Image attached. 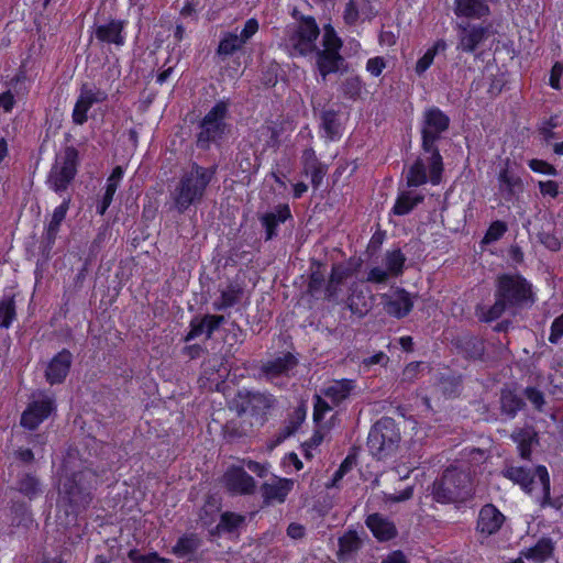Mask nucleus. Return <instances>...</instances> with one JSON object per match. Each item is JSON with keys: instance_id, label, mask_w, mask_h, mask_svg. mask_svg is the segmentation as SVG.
<instances>
[{"instance_id": "obj_20", "label": "nucleus", "mask_w": 563, "mask_h": 563, "mask_svg": "<svg viewBox=\"0 0 563 563\" xmlns=\"http://www.w3.org/2000/svg\"><path fill=\"white\" fill-rule=\"evenodd\" d=\"M291 218L288 205H278L272 211L258 214V220L265 230V241H271L278 235L277 228Z\"/></svg>"}, {"instance_id": "obj_16", "label": "nucleus", "mask_w": 563, "mask_h": 563, "mask_svg": "<svg viewBox=\"0 0 563 563\" xmlns=\"http://www.w3.org/2000/svg\"><path fill=\"white\" fill-rule=\"evenodd\" d=\"M382 303L384 310L391 317L401 319L412 310L413 301L411 296L405 289H397L391 295H383Z\"/></svg>"}, {"instance_id": "obj_21", "label": "nucleus", "mask_w": 563, "mask_h": 563, "mask_svg": "<svg viewBox=\"0 0 563 563\" xmlns=\"http://www.w3.org/2000/svg\"><path fill=\"white\" fill-rule=\"evenodd\" d=\"M301 164L303 174L307 176L310 175L312 187L318 189L327 174V166L318 159L311 147L302 152Z\"/></svg>"}, {"instance_id": "obj_14", "label": "nucleus", "mask_w": 563, "mask_h": 563, "mask_svg": "<svg viewBox=\"0 0 563 563\" xmlns=\"http://www.w3.org/2000/svg\"><path fill=\"white\" fill-rule=\"evenodd\" d=\"M297 365L298 360L292 353H282L280 355L262 363L258 372V378H264L269 383L276 384V379L283 376H289V372Z\"/></svg>"}, {"instance_id": "obj_42", "label": "nucleus", "mask_w": 563, "mask_h": 563, "mask_svg": "<svg viewBox=\"0 0 563 563\" xmlns=\"http://www.w3.org/2000/svg\"><path fill=\"white\" fill-rule=\"evenodd\" d=\"M15 316L13 296H3L0 300V327L8 329L15 319Z\"/></svg>"}, {"instance_id": "obj_55", "label": "nucleus", "mask_w": 563, "mask_h": 563, "mask_svg": "<svg viewBox=\"0 0 563 563\" xmlns=\"http://www.w3.org/2000/svg\"><path fill=\"white\" fill-rule=\"evenodd\" d=\"M388 362V355L380 351L372 356L363 358L361 361V367L365 371H369L373 365L386 366Z\"/></svg>"}, {"instance_id": "obj_60", "label": "nucleus", "mask_w": 563, "mask_h": 563, "mask_svg": "<svg viewBox=\"0 0 563 563\" xmlns=\"http://www.w3.org/2000/svg\"><path fill=\"white\" fill-rule=\"evenodd\" d=\"M358 16H360L358 8H357L355 0H350L345 4V9H344V13H343V19H344L345 23L349 25H353L357 22Z\"/></svg>"}, {"instance_id": "obj_39", "label": "nucleus", "mask_w": 563, "mask_h": 563, "mask_svg": "<svg viewBox=\"0 0 563 563\" xmlns=\"http://www.w3.org/2000/svg\"><path fill=\"white\" fill-rule=\"evenodd\" d=\"M553 552V545L550 539H541L537 542V544L532 548H529L523 555L528 560H533L536 562H544L547 559L551 556Z\"/></svg>"}, {"instance_id": "obj_9", "label": "nucleus", "mask_w": 563, "mask_h": 563, "mask_svg": "<svg viewBox=\"0 0 563 563\" xmlns=\"http://www.w3.org/2000/svg\"><path fill=\"white\" fill-rule=\"evenodd\" d=\"M78 164V151L74 146H66L63 153L56 156L48 173L46 183L49 189L60 196L66 192L77 175Z\"/></svg>"}, {"instance_id": "obj_47", "label": "nucleus", "mask_w": 563, "mask_h": 563, "mask_svg": "<svg viewBox=\"0 0 563 563\" xmlns=\"http://www.w3.org/2000/svg\"><path fill=\"white\" fill-rule=\"evenodd\" d=\"M251 151L252 145L246 144L243 148H240L236 154L238 166L243 173H253L258 168V165L256 166L251 158Z\"/></svg>"}, {"instance_id": "obj_41", "label": "nucleus", "mask_w": 563, "mask_h": 563, "mask_svg": "<svg viewBox=\"0 0 563 563\" xmlns=\"http://www.w3.org/2000/svg\"><path fill=\"white\" fill-rule=\"evenodd\" d=\"M446 43L444 40H438L432 47H430L416 64L415 70L418 75H422L433 63L435 55L439 52H444Z\"/></svg>"}, {"instance_id": "obj_45", "label": "nucleus", "mask_w": 563, "mask_h": 563, "mask_svg": "<svg viewBox=\"0 0 563 563\" xmlns=\"http://www.w3.org/2000/svg\"><path fill=\"white\" fill-rule=\"evenodd\" d=\"M341 91L344 98L356 100L363 90V82L358 76H350L341 82Z\"/></svg>"}, {"instance_id": "obj_8", "label": "nucleus", "mask_w": 563, "mask_h": 563, "mask_svg": "<svg viewBox=\"0 0 563 563\" xmlns=\"http://www.w3.org/2000/svg\"><path fill=\"white\" fill-rule=\"evenodd\" d=\"M400 442V432L396 421L383 417L371 428L367 438V448L372 455L384 459L396 451Z\"/></svg>"}, {"instance_id": "obj_33", "label": "nucleus", "mask_w": 563, "mask_h": 563, "mask_svg": "<svg viewBox=\"0 0 563 563\" xmlns=\"http://www.w3.org/2000/svg\"><path fill=\"white\" fill-rule=\"evenodd\" d=\"M506 475L508 478L521 485L527 492H532L533 486L539 484L537 468L533 473L525 467H510L507 470Z\"/></svg>"}, {"instance_id": "obj_46", "label": "nucleus", "mask_w": 563, "mask_h": 563, "mask_svg": "<svg viewBox=\"0 0 563 563\" xmlns=\"http://www.w3.org/2000/svg\"><path fill=\"white\" fill-rule=\"evenodd\" d=\"M245 521V517L242 515H238L234 512H223L220 518V522L218 523V530L225 532L235 531Z\"/></svg>"}, {"instance_id": "obj_48", "label": "nucleus", "mask_w": 563, "mask_h": 563, "mask_svg": "<svg viewBox=\"0 0 563 563\" xmlns=\"http://www.w3.org/2000/svg\"><path fill=\"white\" fill-rule=\"evenodd\" d=\"M323 49H329L331 52H339L342 47V41L338 37L334 29L331 25H327L324 27L323 36H322Z\"/></svg>"}, {"instance_id": "obj_1", "label": "nucleus", "mask_w": 563, "mask_h": 563, "mask_svg": "<svg viewBox=\"0 0 563 563\" xmlns=\"http://www.w3.org/2000/svg\"><path fill=\"white\" fill-rule=\"evenodd\" d=\"M450 118L441 109L431 107L424 110L420 122L421 148L426 158L418 157L407 173L408 187H419L428 181L427 164L429 167V179L433 185L441 180L443 172V159L438 143L450 128Z\"/></svg>"}, {"instance_id": "obj_31", "label": "nucleus", "mask_w": 563, "mask_h": 563, "mask_svg": "<svg viewBox=\"0 0 563 563\" xmlns=\"http://www.w3.org/2000/svg\"><path fill=\"white\" fill-rule=\"evenodd\" d=\"M499 402L501 415L510 419H514L526 406L525 400L510 389H501Z\"/></svg>"}, {"instance_id": "obj_5", "label": "nucleus", "mask_w": 563, "mask_h": 563, "mask_svg": "<svg viewBox=\"0 0 563 563\" xmlns=\"http://www.w3.org/2000/svg\"><path fill=\"white\" fill-rule=\"evenodd\" d=\"M229 117V102L218 101L197 124L195 134L197 148L208 151L212 144L220 146L231 132Z\"/></svg>"}, {"instance_id": "obj_32", "label": "nucleus", "mask_w": 563, "mask_h": 563, "mask_svg": "<svg viewBox=\"0 0 563 563\" xmlns=\"http://www.w3.org/2000/svg\"><path fill=\"white\" fill-rule=\"evenodd\" d=\"M123 177V169L121 166L113 168L111 175L107 180L106 192L102 197L101 202L97 206V212L103 216L112 202L113 196L118 189L119 183Z\"/></svg>"}, {"instance_id": "obj_51", "label": "nucleus", "mask_w": 563, "mask_h": 563, "mask_svg": "<svg viewBox=\"0 0 563 563\" xmlns=\"http://www.w3.org/2000/svg\"><path fill=\"white\" fill-rule=\"evenodd\" d=\"M60 224L54 223L49 221L45 233L42 238V244H43V252H49L53 249V245L55 244L57 234L59 232Z\"/></svg>"}, {"instance_id": "obj_2", "label": "nucleus", "mask_w": 563, "mask_h": 563, "mask_svg": "<svg viewBox=\"0 0 563 563\" xmlns=\"http://www.w3.org/2000/svg\"><path fill=\"white\" fill-rule=\"evenodd\" d=\"M63 467L59 503L67 508V514L77 516L91 504L98 485V474L88 462L71 454L65 459Z\"/></svg>"}, {"instance_id": "obj_6", "label": "nucleus", "mask_w": 563, "mask_h": 563, "mask_svg": "<svg viewBox=\"0 0 563 563\" xmlns=\"http://www.w3.org/2000/svg\"><path fill=\"white\" fill-rule=\"evenodd\" d=\"M294 22L285 29L284 42L292 56H306L316 51L320 29L316 19L305 15L297 8L291 11Z\"/></svg>"}, {"instance_id": "obj_34", "label": "nucleus", "mask_w": 563, "mask_h": 563, "mask_svg": "<svg viewBox=\"0 0 563 563\" xmlns=\"http://www.w3.org/2000/svg\"><path fill=\"white\" fill-rule=\"evenodd\" d=\"M201 545V539L195 534H185L178 539L173 547V553L178 558H186L194 554Z\"/></svg>"}, {"instance_id": "obj_12", "label": "nucleus", "mask_w": 563, "mask_h": 563, "mask_svg": "<svg viewBox=\"0 0 563 563\" xmlns=\"http://www.w3.org/2000/svg\"><path fill=\"white\" fill-rule=\"evenodd\" d=\"M490 25L460 23L457 25L456 49L464 53H474L477 47L488 38Z\"/></svg>"}, {"instance_id": "obj_62", "label": "nucleus", "mask_w": 563, "mask_h": 563, "mask_svg": "<svg viewBox=\"0 0 563 563\" xmlns=\"http://www.w3.org/2000/svg\"><path fill=\"white\" fill-rule=\"evenodd\" d=\"M386 67L385 59L380 56L369 58L366 63V70L374 77H378Z\"/></svg>"}, {"instance_id": "obj_10", "label": "nucleus", "mask_w": 563, "mask_h": 563, "mask_svg": "<svg viewBox=\"0 0 563 563\" xmlns=\"http://www.w3.org/2000/svg\"><path fill=\"white\" fill-rule=\"evenodd\" d=\"M276 399L269 393L241 389L233 399L239 416L250 413L265 420L267 412L275 406Z\"/></svg>"}, {"instance_id": "obj_4", "label": "nucleus", "mask_w": 563, "mask_h": 563, "mask_svg": "<svg viewBox=\"0 0 563 563\" xmlns=\"http://www.w3.org/2000/svg\"><path fill=\"white\" fill-rule=\"evenodd\" d=\"M218 166L203 167L198 163H191L185 170L173 192L175 207L179 212L186 211L190 206L199 203L207 191L208 186L217 175Z\"/></svg>"}, {"instance_id": "obj_23", "label": "nucleus", "mask_w": 563, "mask_h": 563, "mask_svg": "<svg viewBox=\"0 0 563 563\" xmlns=\"http://www.w3.org/2000/svg\"><path fill=\"white\" fill-rule=\"evenodd\" d=\"M454 13L457 16L481 20L490 14L489 5L485 0H455Z\"/></svg>"}, {"instance_id": "obj_59", "label": "nucleus", "mask_w": 563, "mask_h": 563, "mask_svg": "<svg viewBox=\"0 0 563 563\" xmlns=\"http://www.w3.org/2000/svg\"><path fill=\"white\" fill-rule=\"evenodd\" d=\"M529 167L536 172V173H541V174H547V175H552V176H555L558 174V170L556 168L547 163L545 161H541V159H531L529 162Z\"/></svg>"}, {"instance_id": "obj_37", "label": "nucleus", "mask_w": 563, "mask_h": 563, "mask_svg": "<svg viewBox=\"0 0 563 563\" xmlns=\"http://www.w3.org/2000/svg\"><path fill=\"white\" fill-rule=\"evenodd\" d=\"M349 276L347 269H345L342 265L335 264L332 266L330 278L324 288L325 297L328 299H332L336 297L339 287L342 285L343 280Z\"/></svg>"}, {"instance_id": "obj_29", "label": "nucleus", "mask_w": 563, "mask_h": 563, "mask_svg": "<svg viewBox=\"0 0 563 563\" xmlns=\"http://www.w3.org/2000/svg\"><path fill=\"white\" fill-rule=\"evenodd\" d=\"M362 540L356 531L349 530L338 540L339 550L336 552L340 561L351 560L362 548Z\"/></svg>"}, {"instance_id": "obj_3", "label": "nucleus", "mask_w": 563, "mask_h": 563, "mask_svg": "<svg viewBox=\"0 0 563 563\" xmlns=\"http://www.w3.org/2000/svg\"><path fill=\"white\" fill-rule=\"evenodd\" d=\"M536 301L532 285L520 275L504 274L497 278L495 303L483 313L482 320L498 319L507 309L517 311L531 307Z\"/></svg>"}, {"instance_id": "obj_25", "label": "nucleus", "mask_w": 563, "mask_h": 563, "mask_svg": "<svg viewBox=\"0 0 563 563\" xmlns=\"http://www.w3.org/2000/svg\"><path fill=\"white\" fill-rule=\"evenodd\" d=\"M459 353L471 361H484L485 343L481 338L465 335L456 340Z\"/></svg>"}, {"instance_id": "obj_28", "label": "nucleus", "mask_w": 563, "mask_h": 563, "mask_svg": "<svg viewBox=\"0 0 563 563\" xmlns=\"http://www.w3.org/2000/svg\"><path fill=\"white\" fill-rule=\"evenodd\" d=\"M537 475L539 478V484L542 489V497L540 500L541 507H553L554 509L562 511L563 510V495L556 496L554 498L550 495V476L547 468L542 465L537 467Z\"/></svg>"}, {"instance_id": "obj_43", "label": "nucleus", "mask_w": 563, "mask_h": 563, "mask_svg": "<svg viewBox=\"0 0 563 563\" xmlns=\"http://www.w3.org/2000/svg\"><path fill=\"white\" fill-rule=\"evenodd\" d=\"M241 290L234 286L228 287L221 291L219 299L213 302V309L217 311L233 307L240 299Z\"/></svg>"}, {"instance_id": "obj_54", "label": "nucleus", "mask_w": 563, "mask_h": 563, "mask_svg": "<svg viewBox=\"0 0 563 563\" xmlns=\"http://www.w3.org/2000/svg\"><path fill=\"white\" fill-rule=\"evenodd\" d=\"M205 324H206L205 316L194 317L190 321V324H189L190 330L187 333V335L185 336V341L189 342L203 333L206 334V325Z\"/></svg>"}, {"instance_id": "obj_53", "label": "nucleus", "mask_w": 563, "mask_h": 563, "mask_svg": "<svg viewBox=\"0 0 563 563\" xmlns=\"http://www.w3.org/2000/svg\"><path fill=\"white\" fill-rule=\"evenodd\" d=\"M526 398L532 404L536 410L543 411L545 399L543 393L536 387H526L523 390Z\"/></svg>"}, {"instance_id": "obj_17", "label": "nucleus", "mask_w": 563, "mask_h": 563, "mask_svg": "<svg viewBox=\"0 0 563 563\" xmlns=\"http://www.w3.org/2000/svg\"><path fill=\"white\" fill-rule=\"evenodd\" d=\"M73 363V354L63 349L46 365L45 379L49 385L62 384L67 377Z\"/></svg>"}, {"instance_id": "obj_38", "label": "nucleus", "mask_w": 563, "mask_h": 563, "mask_svg": "<svg viewBox=\"0 0 563 563\" xmlns=\"http://www.w3.org/2000/svg\"><path fill=\"white\" fill-rule=\"evenodd\" d=\"M422 200L423 196L421 195L412 196L411 192L408 191L401 192L396 200L393 212L396 216L408 214L416 206L422 202Z\"/></svg>"}, {"instance_id": "obj_50", "label": "nucleus", "mask_w": 563, "mask_h": 563, "mask_svg": "<svg viewBox=\"0 0 563 563\" xmlns=\"http://www.w3.org/2000/svg\"><path fill=\"white\" fill-rule=\"evenodd\" d=\"M506 231H507V224L505 222L499 221V220L494 221L489 225V228L483 239V242L486 244H489L495 241H498L506 233Z\"/></svg>"}, {"instance_id": "obj_44", "label": "nucleus", "mask_w": 563, "mask_h": 563, "mask_svg": "<svg viewBox=\"0 0 563 563\" xmlns=\"http://www.w3.org/2000/svg\"><path fill=\"white\" fill-rule=\"evenodd\" d=\"M384 262L386 265V269L390 273V275L399 276L404 272L406 257L398 249L391 252H387Z\"/></svg>"}, {"instance_id": "obj_49", "label": "nucleus", "mask_w": 563, "mask_h": 563, "mask_svg": "<svg viewBox=\"0 0 563 563\" xmlns=\"http://www.w3.org/2000/svg\"><path fill=\"white\" fill-rule=\"evenodd\" d=\"M128 558L133 563H168V560L161 558L156 552L143 555L136 549L130 550Z\"/></svg>"}, {"instance_id": "obj_30", "label": "nucleus", "mask_w": 563, "mask_h": 563, "mask_svg": "<svg viewBox=\"0 0 563 563\" xmlns=\"http://www.w3.org/2000/svg\"><path fill=\"white\" fill-rule=\"evenodd\" d=\"M244 45L245 44L238 37L236 32H227L219 42L214 57L220 62H225L230 56L240 52Z\"/></svg>"}, {"instance_id": "obj_11", "label": "nucleus", "mask_w": 563, "mask_h": 563, "mask_svg": "<svg viewBox=\"0 0 563 563\" xmlns=\"http://www.w3.org/2000/svg\"><path fill=\"white\" fill-rule=\"evenodd\" d=\"M107 99L108 93L104 90L88 82L82 84L73 110V122L82 125L88 120L87 112L89 109L96 103L104 102Z\"/></svg>"}, {"instance_id": "obj_15", "label": "nucleus", "mask_w": 563, "mask_h": 563, "mask_svg": "<svg viewBox=\"0 0 563 563\" xmlns=\"http://www.w3.org/2000/svg\"><path fill=\"white\" fill-rule=\"evenodd\" d=\"M223 485L232 495H252L256 484L254 478L241 466H231L223 475Z\"/></svg>"}, {"instance_id": "obj_19", "label": "nucleus", "mask_w": 563, "mask_h": 563, "mask_svg": "<svg viewBox=\"0 0 563 563\" xmlns=\"http://www.w3.org/2000/svg\"><path fill=\"white\" fill-rule=\"evenodd\" d=\"M294 487V481L289 478L275 477L272 483H264L261 486L263 504L271 506L283 504Z\"/></svg>"}, {"instance_id": "obj_35", "label": "nucleus", "mask_w": 563, "mask_h": 563, "mask_svg": "<svg viewBox=\"0 0 563 563\" xmlns=\"http://www.w3.org/2000/svg\"><path fill=\"white\" fill-rule=\"evenodd\" d=\"M18 489L29 499H34L42 494L40 479L31 474L23 473L18 479Z\"/></svg>"}, {"instance_id": "obj_26", "label": "nucleus", "mask_w": 563, "mask_h": 563, "mask_svg": "<svg viewBox=\"0 0 563 563\" xmlns=\"http://www.w3.org/2000/svg\"><path fill=\"white\" fill-rule=\"evenodd\" d=\"M124 22L120 20H111L109 23L99 25L96 29V37L106 43H112L118 46L123 45L124 37L122 35Z\"/></svg>"}, {"instance_id": "obj_52", "label": "nucleus", "mask_w": 563, "mask_h": 563, "mask_svg": "<svg viewBox=\"0 0 563 563\" xmlns=\"http://www.w3.org/2000/svg\"><path fill=\"white\" fill-rule=\"evenodd\" d=\"M537 238L551 252H558L561 249L560 239L551 231L541 230Z\"/></svg>"}, {"instance_id": "obj_18", "label": "nucleus", "mask_w": 563, "mask_h": 563, "mask_svg": "<svg viewBox=\"0 0 563 563\" xmlns=\"http://www.w3.org/2000/svg\"><path fill=\"white\" fill-rule=\"evenodd\" d=\"M505 516L493 504L484 505L478 514L476 531L484 537L497 533L505 522Z\"/></svg>"}, {"instance_id": "obj_40", "label": "nucleus", "mask_w": 563, "mask_h": 563, "mask_svg": "<svg viewBox=\"0 0 563 563\" xmlns=\"http://www.w3.org/2000/svg\"><path fill=\"white\" fill-rule=\"evenodd\" d=\"M338 111L329 109L321 113V128L329 140H334L340 133V122Z\"/></svg>"}, {"instance_id": "obj_57", "label": "nucleus", "mask_w": 563, "mask_h": 563, "mask_svg": "<svg viewBox=\"0 0 563 563\" xmlns=\"http://www.w3.org/2000/svg\"><path fill=\"white\" fill-rule=\"evenodd\" d=\"M257 31H258V22L256 19L252 18L245 22L244 27L241 30L240 33H238V37L244 44H246Z\"/></svg>"}, {"instance_id": "obj_13", "label": "nucleus", "mask_w": 563, "mask_h": 563, "mask_svg": "<svg viewBox=\"0 0 563 563\" xmlns=\"http://www.w3.org/2000/svg\"><path fill=\"white\" fill-rule=\"evenodd\" d=\"M55 410V400L47 395L31 401L21 416V426L34 430Z\"/></svg>"}, {"instance_id": "obj_56", "label": "nucleus", "mask_w": 563, "mask_h": 563, "mask_svg": "<svg viewBox=\"0 0 563 563\" xmlns=\"http://www.w3.org/2000/svg\"><path fill=\"white\" fill-rule=\"evenodd\" d=\"M206 338L211 339L214 331L225 322V317L221 314H205Z\"/></svg>"}, {"instance_id": "obj_36", "label": "nucleus", "mask_w": 563, "mask_h": 563, "mask_svg": "<svg viewBox=\"0 0 563 563\" xmlns=\"http://www.w3.org/2000/svg\"><path fill=\"white\" fill-rule=\"evenodd\" d=\"M498 181L500 191L507 192L508 196H514L516 192L522 191L521 178L507 168L499 173Z\"/></svg>"}, {"instance_id": "obj_7", "label": "nucleus", "mask_w": 563, "mask_h": 563, "mask_svg": "<svg viewBox=\"0 0 563 563\" xmlns=\"http://www.w3.org/2000/svg\"><path fill=\"white\" fill-rule=\"evenodd\" d=\"M473 495V484L468 468L448 467L432 485L433 499L441 504L465 501Z\"/></svg>"}, {"instance_id": "obj_27", "label": "nucleus", "mask_w": 563, "mask_h": 563, "mask_svg": "<svg viewBox=\"0 0 563 563\" xmlns=\"http://www.w3.org/2000/svg\"><path fill=\"white\" fill-rule=\"evenodd\" d=\"M354 388L355 384L352 379L334 380L322 390V394L333 406H338L349 398Z\"/></svg>"}, {"instance_id": "obj_61", "label": "nucleus", "mask_w": 563, "mask_h": 563, "mask_svg": "<svg viewBox=\"0 0 563 563\" xmlns=\"http://www.w3.org/2000/svg\"><path fill=\"white\" fill-rule=\"evenodd\" d=\"M323 285L324 275L319 271L312 272L308 284V291L311 295H316L323 288Z\"/></svg>"}, {"instance_id": "obj_64", "label": "nucleus", "mask_w": 563, "mask_h": 563, "mask_svg": "<svg viewBox=\"0 0 563 563\" xmlns=\"http://www.w3.org/2000/svg\"><path fill=\"white\" fill-rule=\"evenodd\" d=\"M563 335V313L556 317L551 324V333L549 341L553 344L558 343Z\"/></svg>"}, {"instance_id": "obj_24", "label": "nucleus", "mask_w": 563, "mask_h": 563, "mask_svg": "<svg viewBox=\"0 0 563 563\" xmlns=\"http://www.w3.org/2000/svg\"><path fill=\"white\" fill-rule=\"evenodd\" d=\"M317 66L323 79L330 74L341 70L344 58L340 52H331L329 49H319L316 47Z\"/></svg>"}, {"instance_id": "obj_58", "label": "nucleus", "mask_w": 563, "mask_h": 563, "mask_svg": "<svg viewBox=\"0 0 563 563\" xmlns=\"http://www.w3.org/2000/svg\"><path fill=\"white\" fill-rule=\"evenodd\" d=\"M70 201H71V197L69 195L67 197L63 198V202L58 207H56L53 211L52 219H51L52 222L62 224V222L65 220V217L69 209Z\"/></svg>"}, {"instance_id": "obj_63", "label": "nucleus", "mask_w": 563, "mask_h": 563, "mask_svg": "<svg viewBox=\"0 0 563 563\" xmlns=\"http://www.w3.org/2000/svg\"><path fill=\"white\" fill-rule=\"evenodd\" d=\"M422 363L412 362L409 363L402 371L401 382L412 383L418 377Z\"/></svg>"}, {"instance_id": "obj_22", "label": "nucleus", "mask_w": 563, "mask_h": 563, "mask_svg": "<svg viewBox=\"0 0 563 563\" xmlns=\"http://www.w3.org/2000/svg\"><path fill=\"white\" fill-rule=\"evenodd\" d=\"M366 527L379 541H389L397 536V528L393 521L380 514H372L365 520Z\"/></svg>"}]
</instances>
